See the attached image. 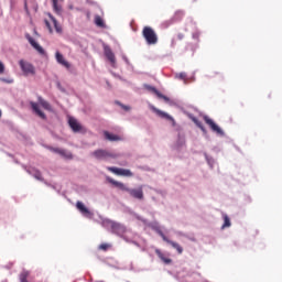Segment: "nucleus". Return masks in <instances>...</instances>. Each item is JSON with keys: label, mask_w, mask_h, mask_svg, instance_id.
<instances>
[{"label": "nucleus", "mask_w": 282, "mask_h": 282, "mask_svg": "<svg viewBox=\"0 0 282 282\" xmlns=\"http://www.w3.org/2000/svg\"><path fill=\"white\" fill-rule=\"evenodd\" d=\"M45 25L48 29L50 33L52 34L53 33V28H52V25H51L48 20H45Z\"/></svg>", "instance_id": "473e14b6"}, {"label": "nucleus", "mask_w": 282, "mask_h": 282, "mask_svg": "<svg viewBox=\"0 0 282 282\" xmlns=\"http://www.w3.org/2000/svg\"><path fill=\"white\" fill-rule=\"evenodd\" d=\"M192 121L202 132L206 133V128L200 120H198L196 117H192Z\"/></svg>", "instance_id": "4be33fe9"}, {"label": "nucleus", "mask_w": 282, "mask_h": 282, "mask_svg": "<svg viewBox=\"0 0 282 282\" xmlns=\"http://www.w3.org/2000/svg\"><path fill=\"white\" fill-rule=\"evenodd\" d=\"M95 24L98 28L105 29L106 28V23L104 22L102 18L100 15H96L95 17Z\"/></svg>", "instance_id": "393cba45"}, {"label": "nucleus", "mask_w": 282, "mask_h": 282, "mask_svg": "<svg viewBox=\"0 0 282 282\" xmlns=\"http://www.w3.org/2000/svg\"><path fill=\"white\" fill-rule=\"evenodd\" d=\"M142 35L148 45H156L159 42L158 33L152 26H143Z\"/></svg>", "instance_id": "f257e3e1"}, {"label": "nucleus", "mask_w": 282, "mask_h": 282, "mask_svg": "<svg viewBox=\"0 0 282 282\" xmlns=\"http://www.w3.org/2000/svg\"><path fill=\"white\" fill-rule=\"evenodd\" d=\"M205 123L210 128L213 132H216L217 134L223 135L224 131L223 129L208 116H204Z\"/></svg>", "instance_id": "20e7f679"}, {"label": "nucleus", "mask_w": 282, "mask_h": 282, "mask_svg": "<svg viewBox=\"0 0 282 282\" xmlns=\"http://www.w3.org/2000/svg\"><path fill=\"white\" fill-rule=\"evenodd\" d=\"M155 252L156 256H159V259H161V261H163L165 264L172 263V259L165 258V256L160 250H156Z\"/></svg>", "instance_id": "b1692460"}, {"label": "nucleus", "mask_w": 282, "mask_h": 282, "mask_svg": "<svg viewBox=\"0 0 282 282\" xmlns=\"http://www.w3.org/2000/svg\"><path fill=\"white\" fill-rule=\"evenodd\" d=\"M76 207L77 209L85 216L88 218H91L94 214H91L88 208L84 205V203H82L80 200H78L76 203Z\"/></svg>", "instance_id": "f8f14e48"}, {"label": "nucleus", "mask_w": 282, "mask_h": 282, "mask_svg": "<svg viewBox=\"0 0 282 282\" xmlns=\"http://www.w3.org/2000/svg\"><path fill=\"white\" fill-rule=\"evenodd\" d=\"M223 219H224V225L221 226V229L229 228L231 226L229 216H227V214H224Z\"/></svg>", "instance_id": "a878e982"}, {"label": "nucleus", "mask_w": 282, "mask_h": 282, "mask_svg": "<svg viewBox=\"0 0 282 282\" xmlns=\"http://www.w3.org/2000/svg\"><path fill=\"white\" fill-rule=\"evenodd\" d=\"M53 8L56 13H61V8L58 7V0H52Z\"/></svg>", "instance_id": "cd10ccee"}, {"label": "nucleus", "mask_w": 282, "mask_h": 282, "mask_svg": "<svg viewBox=\"0 0 282 282\" xmlns=\"http://www.w3.org/2000/svg\"><path fill=\"white\" fill-rule=\"evenodd\" d=\"M176 45V41L175 39H172V47H174Z\"/></svg>", "instance_id": "58836bf2"}, {"label": "nucleus", "mask_w": 282, "mask_h": 282, "mask_svg": "<svg viewBox=\"0 0 282 282\" xmlns=\"http://www.w3.org/2000/svg\"><path fill=\"white\" fill-rule=\"evenodd\" d=\"M26 39L30 42V44L33 46V48L36 50L41 55L45 54L44 48L31 35L28 34Z\"/></svg>", "instance_id": "9b49d317"}, {"label": "nucleus", "mask_w": 282, "mask_h": 282, "mask_svg": "<svg viewBox=\"0 0 282 282\" xmlns=\"http://www.w3.org/2000/svg\"><path fill=\"white\" fill-rule=\"evenodd\" d=\"M110 247H111V246L108 245V243H102V245L99 247V249H100V250H104V251H107Z\"/></svg>", "instance_id": "2f4dec72"}, {"label": "nucleus", "mask_w": 282, "mask_h": 282, "mask_svg": "<svg viewBox=\"0 0 282 282\" xmlns=\"http://www.w3.org/2000/svg\"><path fill=\"white\" fill-rule=\"evenodd\" d=\"M51 151H53L54 153L59 154L61 148H51Z\"/></svg>", "instance_id": "e433bc0d"}, {"label": "nucleus", "mask_w": 282, "mask_h": 282, "mask_svg": "<svg viewBox=\"0 0 282 282\" xmlns=\"http://www.w3.org/2000/svg\"><path fill=\"white\" fill-rule=\"evenodd\" d=\"M93 155L97 160H108V159H116V154H112L111 152H108V150H95L93 152Z\"/></svg>", "instance_id": "7ed1b4c3"}, {"label": "nucleus", "mask_w": 282, "mask_h": 282, "mask_svg": "<svg viewBox=\"0 0 282 282\" xmlns=\"http://www.w3.org/2000/svg\"><path fill=\"white\" fill-rule=\"evenodd\" d=\"M104 134H105L106 139L111 142H119V141L123 140V138L121 135L111 133L107 130L104 132Z\"/></svg>", "instance_id": "f3484780"}, {"label": "nucleus", "mask_w": 282, "mask_h": 282, "mask_svg": "<svg viewBox=\"0 0 282 282\" xmlns=\"http://www.w3.org/2000/svg\"><path fill=\"white\" fill-rule=\"evenodd\" d=\"M68 123L73 131L76 133L83 130V126L77 121L76 118L70 117Z\"/></svg>", "instance_id": "ddd939ff"}, {"label": "nucleus", "mask_w": 282, "mask_h": 282, "mask_svg": "<svg viewBox=\"0 0 282 282\" xmlns=\"http://www.w3.org/2000/svg\"><path fill=\"white\" fill-rule=\"evenodd\" d=\"M39 104L47 111H52V107L47 100H45L42 96L37 98Z\"/></svg>", "instance_id": "412c9836"}, {"label": "nucleus", "mask_w": 282, "mask_h": 282, "mask_svg": "<svg viewBox=\"0 0 282 282\" xmlns=\"http://www.w3.org/2000/svg\"><path fill=\"white\" fill-rule=\"evenodd\" d=\"M4 73V65L3 63L0 61V74Z\"/></svg>", "instance_id": "4c0bfd02"}, {"label": "nucleus", "mask_w": 282, "mask_h": 282, "mask_svg": "<svg viewBox=\"0 0 282 282\" xmlns=\"http://www.w3.org/2000/svg\"><path fill=\"white\" fill-rule=\"evenodd\" d=\"M129 282V281H128Z\"/></svg>", "instance_id": "37998d69"}, {"label": "nucleus", "mask_w": 282, "mask_h": 282, "mask_svg": "<svg viewBox=\"0 0 282 282\" xmlns=\"http://www.w3.org/2000/svg\"><path fill=\"white\" fill-rule=\"evenodd\" d=\"M87 17H88V19H89V17H90V13H89V12L87 13Z\"/></svg>", "instance_id": "a19ab883"}, {"label": "nucleus", "mask_w": 282, "mask_h": 282, "mask_svg": "<svg viewBox=\"0 0 282 282\" xmlns=\"http://www.w3.org/2000/svg\"><path fill=\"white\" fill-rule=\"evenodd\" d=\"M184 37H185V34H184V33H178V34H176V39H177L178 41H183Z\"/></svg>", "instance_id": "c9c22d12"}, {"label": "nucleus", "mask_w": 282, "mask_h": 282, "mask_svg": "<svg viewBox=\"0 0 282 282\" xmlns=\"http://www.w3.org/2000/svg\"><path fill=\"white\" fill-rule=\"evenodd\" d=\"M107 170L118 176L132 177L133 173L131 170H123L122 167H107Z\"/></svg>", "instance_id": "423d86ee"}, {"label": "nucleus", "mask_w": 282, "mask_h": 282, "mask_svg": "<svg viewBox=\"0 0 282 282\" xmlns=\"http://www.w3.org/2000/svg\"><path fill=\"white\" fill-rule=\"evenodd\" d=\"M48 17L52 20V22L54 23V28H55L56 32L62 33L63 29H62L61 24L57 22V20L51 13H48Z\"/></svg>", "instance_id": "5701e85b"}, {"label": "nucleus", "mask_w": 282, "mask_h": 282, "mask_svg": "<svg viewBox=\"0 0 282 282\" xmlns=\"http://www.w3.org/2000/svg\"><path fill=\"white\" fill-rule=\"evenodd\" d=\"M1 116H2V112H1V110H0V118H1Z\"/></svg>", "instance_id": "79ce46f5"}, {"label": "nucleus", "mask_w": 282, "mask_h": 282, "mask_svg": "<svg viewBox=\"0 0 282 282\" xmlns=\"http://www.w3.org/2000/svg\"><path fill=\"white\" fill-rule=\"evenodd\" d=\"M104 50H105V56L111 63L112 67H116L117 59H116L115 53L112 52L110 46L105 45Z\"/></svg>", "instance_id": "6e6552de"}, {"label": "nucleus", "mask_w": 282, "mask_h": 282, "mask_svg": "<svg viewBox=\"0 0 282 282\" xmlns=\"http://www.w3.org/2000/svg\"><path fill=\"white\" fill-rule=\"evenodd\" d=\"M148 90L154 93L159 99H163L165 102H170V98L163 95L160 90H158L154 86H148Z\"/></svg>", "instance_id": "dca6fc26"}, {"label": "nucleus", "mask_w": 282, "mask_h": 282, "mask_svg": "<svg viewBox=\"0 0 282 282\" xmlns=\"http://www.w3.org/2000/svg\"><path fill=\"white\" fill-rule=\"evenodd\" d=\"M176 78L181 80H186L187 74L185 72L176 74Z\"/></svg>", "instance_id": "c85d7f7f"}, {"label": "nucleus", "mask_w": 282, "mask_h": 282, "mask_svg": "<svg viewBox=\"0 0 282 282\" xmlns=\"http://www.w3.org/2000/svg\"><path fill=\"white\" fill-rule=\"evenodd\" d=\"M184 15H185L184 11H182V10L176 11V13H174L173 18L163 22V28H169L170 25L174 24L175 22L182 21Z\"/></svg>", "instance_id": "39448f33"}, {"label": "nucleus", "mask_w": 282, "mask_h": 282, "mask_svg": "<svg viewBox=\"0 0 282 282\" xmlns=\"http://www.w3.org/2000/svg\"><path fill=\"white\" fill-rule=\"evenodd\" d=\"M28 276H29V273H28V272H23V273L20 275V281H21V282H29V281H28Z\"/></svg>", "instance_id": "c756f323"}, {"label": "nucleus", "mask_w": 282, "mask_h": 282, "mask_svg": "<svg viewBox=\"0 0 282 282\" xmlns=\"http://www.w3.org/2000/svg\"><path fill=\"white\" fill-rule=\"evenodd\" d=\"M161 238H163V241H165V243H167V245L172 246V248L176 249V252H178V254L183 253L184 249L177 242L170 240L167 237H165L164 234H161Z\"/></svg>", "instance_id": "1a4fd4ad"}, {"label": "nucleus", "mask_w": 282, "mask_h": 282, "mask_svg": "<svg viewBox=\"0 0 282 282\" xmlns=\"http://www.w3.org/2000/svg\"><path fill=\"white\" fill-rule=\"evenodd\" d=\"M59 155H62L63 158H66L68 160H72L73 159V154L72 152H66V150H59Z\"/></svg>", "instance_id": "bb28decb"}, {"label": "nucleus", "mask_w": 282, "mask_h": 282, "mask_svg": "<svg viewBox=\"0 0 282 282\" xmlns=\"http://www.w3.org/2000/svg\"><path fill=\"white\" fill-rule=\"evenodd\" d=\"M118 105L121 106V108H122L123 110H126V111H129V110H130V107L127 106V105H123V104H121V102H119V101H118Z\"/></svg>", "instance_id": "72a5a7b5"}, {"label": "nucleus", "mask_w": 282, "mask_h": 282, "mask_svg": "<svg viewBox=\"0 0 282 282\" xmlns=\"http://www.w3.org/2000/svg\"><path fill=\"white\" fill-rule=\"evenodd\" d=\"M56 61L58 64H61L62 66L66 67L67 69L70 68V64L69 62H67L65 58H64V55L61 53V52H56Z\"/></svg>", "instance_id": "6ab92c4d"}, {"label": "nucleus", "mask_w": 282, "mask_h": 282, "mask_svg": "<svg viewBox=\"0 0 282 282\" xmlns=\"http://www.w3.org/2000/svg\"><path fill=\"white\" fill-rule=\"evenodd\" d=\"M108 182L119 188V191L129 193V187H127L124 183H120V181H115V178H108Z\"/></svg>", "instance_id": "2eb2a0df"}, {"label": "nucleus", "mask_w": 282, "mask_h": 282, "mask_svg": "<svg viewBox=\"0 0 282 282\" xmlns=\"http://www.w3.org/2000/svg\"><path fill=\"white\" fill-rule=\"evenodd\" d=\"M34 177L39 181H43L41 172H35Z\"/></svg>", "instance_id": "f704fd0d"}, {"label": "nucleus", "mask_w": 282, "mask_h": 282, "mask_svg": "<svg viewBox=\"0 0 282 282\" xmlns=\"http://www.w3.org/2000/svg\"><path fill=\"white\" fill-rule=\"evenodd\" d=\"M128 194H130L133 198L137 199H143L144 194H143V187H139V189H128Z\"/></svg>", "instance_id": "a211bd4d"}, {"label": "nucleus", "mask_w": 282, "mask_h": 282, "mask_svg": "<svg viewBox=\"0 0 282 282\" xmlns=\"http://www.w3.org/2000/svg\"><path fill=\"white\" fill-rule=\"evenodd\" d=\"M199 37H200V32L195 31V32L192 33V39L193 40L199 41Z\"/></svg>", "instance_id": "7c9ffc66"}, {"label": "nucleus", "mask_w": 282, "mask_h": 282, "mask_svg": "<svg viewBox=\"0 0 282 282\" xmlns=\"http://www.w3.org/2000/svg\"><path fill=\"white\" fill-rule=\"evenodd\" d=\"M19 65L25 76H34L36 74L34 65L29 61L20 59Z\"/></svg>", "instance_id": "f03ea898"}, {"label": "nucleus", "mask_w": 282, "mask_h": 282, "mask_svg": "<svg viewBox=\"0 0 282 282\" xmlns=\"http://www.w3.org/2000/svg\"><path fill=\"white\" fill-rule=\"evenodd\" d=\"M30 105H31L33 111H34L40 118H42L43 120L46 119V115L40 109L37 102L31 101Z\"/></svg>", "instance_id": "aec40b11"}, {"label": "nucleus", "mask_w": 282, "mask_h": 282, "mask_svg": "<svg viewBox=\"0 0 282 282\" xmlns=\"http://www.w3.org/2000/svg\"><path fill=\"white\" fill-rule=\"evenodd\" d=\"M152 111H154V113H156V116L161 117V119L172 121V123L175 124V119L170 113H167L156 107H152Z\"/></svg>", "instance_id": "0eeeda50"}, {"label": "nucleus", "mask_w": 282, "mask_h": 282, "mask_svg": "<svg viewBox=\"0 0 282 282\" xmlns=\"http://www.w3.org/2000/svg\"><path fill=\"white\" fill-rule=\"evenodd\" d=\"M25 9H26V11H28V4H26V2H25Z\"/></svg>", "instance_id": "ea45409f"}, {"label": "nucleus", "mask_w": 282, "mask_h": 282, "mask_svg": "<svg viewBox=\"0 0 282 282\" xmlns=\"http://www.w3.org/2000/svg\"><path fill=\"white\" fill-rule=\"evenodd\" d=\"M108 182L119 188V191L129 193V187H127L124 183H120V181H115V178H108Z\"/></svg>", "instance_id": "4468645a"}, {"label": "nucleus", "mask_w": 282, "mask_h": 282, "mask_svg": "<svg viewBox=\"0 0 282 282\" xmlns=\"http://www.w3.org/2000/svg\"><path fill=\"white\" fill-rule=\"evenodd\" d=\"M110 227L112 229V231L117 235H123L126 232V227L122 226L121 224L115 223V221H110Z\"/></svg>", "instance_id": "9d476101"}]
</instances>
